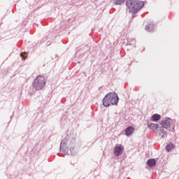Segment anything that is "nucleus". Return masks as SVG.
Returning <instances> with one entry per match:
<instances>
[{
	"mask_svg": "<svg viewBox=\"0 0 179 179\" xmlns=\"http://www.w3.org/2000/svg\"><path fill=\"white\" fill-rule=\"evenodd\" d=\"M21 57L23 60H24V59H26V58H27V57L26 56V53H21Z\"/></svg>",
	"mask_w": 179,
	"mask_h": 179,
	"instance_id": "obj_13",
	"label": "nucleus"
},
{
	"mask_svg": "<svg viewBox=\"0 0 179 179\" xmlns=\"http://www.w3.org/2000/svg\"><path fill=\"white\" fill-rule=\"evenodd\" d=\"M124 153V146L117 145L114 148L115 156H121Z\"/></svg>",
	"mask_w": 179,
	"mask_h": 179,
	"instance_id": "obj_5",
	"label": "nucleus"
},
{
	"mask_svg": "<svg viewBox=\"0 0 179 179\" xmlns=\"http://www.w3.org/2000/svg\"><path fill=\"white\" fill-rule=\"evenodd\" d=\"M161 125L162 128H164L165 129H169V131H174V127L171 128V123L170 122V120H162Z\"/></svg>",
	"mask_w": 179,
	"mask_h": 179,
	"instance_id": "obj_4",
	"label": "nucleus"
},
{
	"mask_svg": "<svg viewBox=\"0 0 179 179\" xmlns=\"http://www.w3.org/2000/svg\"><path fill=\"white\" fill-rule=\"evenodd\" d=\"M158 127L159 126L157 124H155V123H152L149 125L150 129H152V130L153 129H157Z\"/></svg>",
	"mask_w": 179,
	"mask_h": 179,
	"instance_id": "obj_11",
	"label": "nucleus"
},
{
	"mask_svg": "<svg viewBox=\"0 0 179 179\" xmlns=\"http://www.w3.org/2000/svg\"><path fill=\"white\" fill-rule=\"evenodd\" d=\"M147 164L150 166V167H153L156 164V161L155 159H149L147 162Z\"/></svg>",
	"mask_w": 179,
	"mask_h": 179,
	"instance_id": "obj_9",
	"label": "nucleus"
},
{
	"mask_svg": "<svg viewBox=\"0 0 179 179\" xmlns=\"http://www.w3.org/2000/svg\"><path fill=\"white\" fill-rule=\"evenodd\" d=\"M173 148H174V145H173V144H169V145H166V150H167V152H170V150H171L172 149H173Z\"/></svg>",
	"mask_w": 179,
	"mask_h": 179,
	"instance_id": "obj_12",
	"label": "nucleus"
},
{
	"mask_svg": "<svg viewBox=\"0 0 179 179\" xmlns=\"http://www.w3.org/2000/svg\"><path fill=\"white\" fill-rule=\"evenodd\" d=\"M126 6L129 10V12H131V13H136V12H138V10L142 9L143 6H145V4L143 1L139 0H128L126 3Z\"/></svg>",
	"mask_w": 179,
	"mask_h": 179,
	"instance_id": "obj_1",
	"label": "nucleus"
},
{
	"mask_svg": "<svg viewBox=\"0 0 179 179\" xmlns=\"http://www.w3.org/2000/svg\"><path fill=\"white\" fill-rule=\"evenodd\" d=\"M162 118V117L160 116V115L156 113V114H154L152 116V121H154L155 122H157V121H160V119Z\"/></svg>",
	"mask_w": 179,
	"mask_h": 179,
	"instance_id": "obj_7",
	"label": "nucleus"
},
{
	"mask_svg": "<svg viewBox=\"0 0 179 179\" xmlns=\"http://www.w3.org/2000/svg\"><path fill=\"white\" fill-rule=\"evenodd\" d=\"M118 103V95L115 92H109L105 96L103 101L104 107H109L110 104L114 106Z\"/></svg>",
	"mask_w": 179,
	"mask_h": 179,
	"instance_id": "obj_2",
	"label": "nucleus"
},
{
	"mask_svg": "<svg viewBox=\"0 0 179 179\" xmlns=\"http://www.w3.org/2000/svg\"><path fill=\"white\" fill-rule=\"evenodd\" d=\"M160 131H161V133L159 134L160 136H162V138H167V131L164 130V129H161Z\"/></svg>",
	"mask_w": 179,
	"mask_h": 179,
	"instance_id": "obj_8",
	"label": "nucleus"
},
{
	"mask_svg": "<svg viewBox=\"0 0 179 179\" xmlns=\"http://www.w3.org/2000/svg\"><path fill=\"white\" fill-rule=\"evenodd\" d=\"M115 5H121L125 2V0H113Z\"/></svg>",
	"mask_w": 179,
	"mask_h": 179,
	"instance_id": "obj_10",
	"label": "nucleus"
},
{
	"mask_svg": "<svg viewBox=\"0 0 179 179\" xmlns=\"http://www.w3.org/2000/svg\"><path fill=\"white\" fill-rule=\"evenodd\" d=\"M134 131H135V128H134V127H127L125 130L127 136H130L131 134H134Z\"/></svg>",
	"mask_w": 179,
	"mask_h": 179,
	"instance_id": "obj_6",
	"label": "nucleus"
},
{
	"mask_svg": "<svg viewBox=\"0 0 179 179\" xmlns=\"http://www.w3.org/2000/svg\"><path fill=\"white\" fill-rule=\"evenodd\" d=\"M32 86L36 90H41L43 87H45V78L43 76H37L32 83Z\"/></svg>",
	"mask_w": 179,
	"mask_h": 179,
	"instance_id": "obj_3",
	"label": "nucleus"
}]
</instances>
